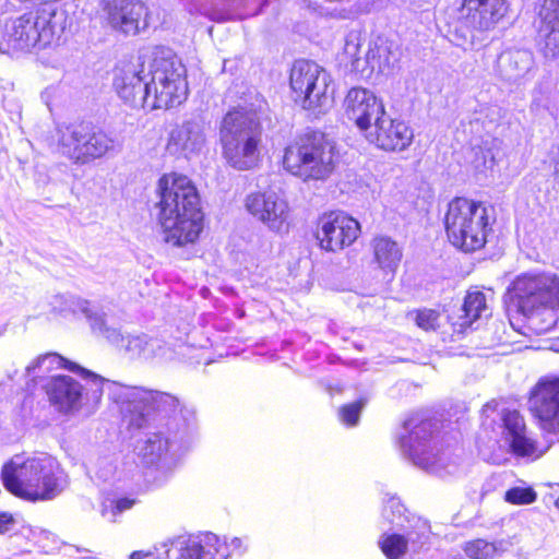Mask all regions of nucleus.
<instances>
[{
    "instance_id": "obj_18",
    "label": "nucleus",
    "mask_w": 559,
    "mask_h": 559,
    "mask_svg": "<svg viewBox=\"0 0 559 559\" xmlns=\"http://www.w3.org/2000/svg\"><path fill=\"white\" fill-rule=\"evenodd\" d=\"M360 233L357 219L343 211H331L319 216L316 238L318 245H353Z\"/></svg>"
},
{
    "instance_id": "obj_48",
    "label": "nucleus",
    "mask_w": 559,
    "mask_h": 559,
    "mask_svg": "<svg viewBox=\"0 0 559 559\" xmlns=\"http://www.w3.org/2000/svg\"><path fill=\"white\" fill-rule=\"evenodd\" d=\"M384 245H392V246H395V245H396V242H395V241H390V240H388Z\"/></svg>"
},
{
    "instance_id": "obj_1",
    "label": "nucleus",
    "mask_w": 559,
    "mask_h": 559,
    "mask_svg": "<svg viewBox=\"0 0 559 559\" xmlns=\"http://www.w3.org/2000/svg\"><path fill=\"white\" fill-rule=\"evenodd\" d=\"M112 86L133 108H170L188 96L187 69L169 48L140 53L136 62L114 70Z\"/></svg>"
},
{
    "instance_id": "obj_21",
    "label": "nucleus",
    "mask_w": 559,
    "mask_h": 559,
    "mask_svg": "<svg viewBox=\"0 0 559 559\" xmlns=\"http://www.w3.org/2000/svg\"><path fill=\"white\" fill-rule=\"evenodd\" d=\"M345 114L360 131L371 129L377 116L384 111V105L376 94L364 87H353L348 91L345 100Z\"/></svg>"
},
{
    "instance_id": "obj_29",
    "label": "nucleus",
    "mask_w": 559,
    "mask_h": 559,
    "mask_svg": "<svg viewBox=\"0 0 559 559\" xmlns=\"http://www.w3.org/2000/svg\"><path fill=\"white\" fill-rule=\"evenodd\" d=\"M419 533H416V537L414 536L415 533L413 531H408L406 535L392 533L388 534L384 533L378 544L382 550V552L385 555L388 559H400L402 558L408 549V543L415 544L416 540H420L421 538H427V525L426 523H419Z\"/></svg>"
},
{
    "instance_id": "obj_40",
    "label": "nucleus",
    "mask_w": 559,
    "mask_h": 559,
    "mask_svg": "<svg viewBox=\"0 0 559 559\" xmlns=\"http://www.w3.org/2000/svg\"><path fill=\"white\" fill-rule=\"evenodd\" d=\"M221 545H226L228 547L227 551L229 552V556L233 552H241L242 550V539L239 537L231 538L230 543H221Z\"/></svg>"
},
{
    "instance_id": "obj_42",
    "label": "nucleus",
    "mask_w": 559,
    "mask_h": 559,
    "mask_svg": "<svg viewBox=\"0 0 559 559\" xmlns=\"http://www.w3.org/2000/svg\"><path fill=\"white\" fill-rule=\"evenodd\" d=\"M491 545L495 546V556L498 554H503L508 550V544L504 540L492 542Z\"/></svg>"
},
{
    "instance_id": "obj_36",
    "label": "nucleus",
    "mask_w": 559,
    "mask_h": 559,
    "mask_svg": "<svg viewBox=\"0 0 559 559\" xmlns=\"http://www.w3.org/2000/svg\"><path fill=\"white\" fill-rule=\"evenodd\" d=\"M366 403L367 401L365 399H360L357 402L344 405L340 411L342 421L348 426L357 425L360 412L366 405Z\"/></svg>"
},
{
    "instance_id": "obj_8",
    "label": "nucleus",
    "mask_w": 559,
    "mask_h": 559,
    "mask_svg": "<svg viewBox=\"0 0 559 559\" xmlns=\"http://www.w3.org/2000/svg\"><path fill=\"white\" fill-rule=\"evenodd\" d=\"M58 151L76 166L114 156L121 143L114 132L91 120L63 123L57 128Z\"/></svg>"
},
{
    "instance_id": "obj_13",
    "label": "nucleus",
    "mask_w": 559,
    "mask_h": 559,
    "mask_svg": "<svg viewBox=\"0 0 559 559\" xmlns=\"http://www.w3.org/2000/svg\"><path fill=\"white\" fill-rule=\"evenodd\" d=\"M36 468L34 456L15 455L2 468V483L16 497L29 501L43 500L47 491L39 490L43 487L38 485V478L34 477Z\"/></svg>"
},
{
    "instance_id": "obj_41",
    "label": "nucleus",
    "mask_w": 559,
    "mask_h": 559,
    "mask_svg": "<svg viewBox=\"0 0 559 559\" xmlns=\"http://www.w3.org/2000/svg\"><path fill=\"white\" fill-rule=\"evenodd\" d=\"M158 551L157 547L154 550H136L130 555V559H144L154 556Z\"/></svg>"
},
{
    "instance_id": "obj_17",
    "label": "nucleus",
    "mask_w": 559,
    "mask_h": 559,
    "mask_svg": "<svg viewBox=\"0 0 559 559\" xmlns=\"http://www.w3.org/2000/svg\"><path fill=\"white\" fill-rule=\"evenodd\" d=\"M246 207L271 230L281 233L287 229L288 204L278 192L267 190L250 193L246 198Z\"/></svg>"
},
{
    "instance_id": "obj_47",
    "label": "nucleus",
    "mask_w": 559,
    "mask_h": 559,
    "mask_svg": "<svg viewBox=\"0 0 559 559\" xmlns=\"http://www.w3.org/2000/svg\"><path fill=\"white\" fill-rule=\"evenodd\" d=\"M555 507L559 509V497L555 500Z\"/></svg>"
},
{
    "instance_id": "obj_27",
    "label": "nucleus",
    "mask_w": 559,
    "mask_h": 559,
    "mask_svg": "<svg viewBox=\"0 0 559 559\" xmlns=\"http://www.w3.org/2000/svg\"><path fill=\"white\" fill-rule=\"evenodd\" d=\"M167 425V431L158 430L150 433L140 448L139 455L145 465H157L176 452L179 439L183 431H173Z\"/></svg>"
},
{
    "instance_id": "obj_16",
    "label": "nucleus",
    "mask_w": 559,
    "mask_h": 559,
    "mask_svg": "<svg viewBox=\"0 0 559 559\" xmlns=\"http://www.w3.org/2000/svg\"><path fill=\"white\" fill-rule=\"evenodd\" d=\"M530 409L548 432L559 431V378L538 381L531 393Z\"/></svg>"
},
{
    "instance_id": "obj_50",
    "label": "nucleus",
    "mask_w": 559,
    "mask_h": 559,
    "mask_svg": "<svg viewBox=\"0 0 559 559\" xmlns=\"http://www.w3.org/2000/svg\"><path fill=\"white\" fill-rule=\"evenodd\" d=\"M2 334V331H0V335Z\"/></svg>"
},
{
    "instance_id": "obj_15",
    "label": "nucleus",
    "mask_w": 559,
    "mask_h": 559,
    "mask_svg": "<svg viewBox=\"0 0 559 559\" xmlns=\"http://www.w3.org/2000/svg\"><path fill=\"white\" fill-rule=\"evenodd\" d=\"M367 132L366 136L371 143L388 152L404 151L414 139L412 128L404 120L392 118L385 110L377 116Z\"/></svg>"
},
{
    "instance_id": "obj_32",
    "label": "nucleus",
    "mask_w": 559,
    "mask_h": 559,
    "mask_svg": "<svg viewBox=\"0 0 559 559\" xmlns=\"http://www.w3.org/2000/svg\"><path fill=\"white\" fill-rule=\"evenodd\" d=\"M382 518L397 528L405 527V507L396 498H390L383 507Z\"/></svg>"
},
{
    "instance_id": "obj_10",
    "label": "nucleus",
    "mask_w": 559,
    "mask_h": 559,
    "mask_svg": "<svg viewBox=\"0 0 559 559\" xmlns=\"http://www.w3.org/2000/svg\"><path fill=\"white\" fill-rule=\"evenodd\" d=\"M447 236L451 245H487L492 241L487 209L479 202L456 197L448 204L444 217Z\"/></svg>"
},
{
    "instance_id": "obj_38",
    "label": "nucleus",
    "mask_w": 559,
    "mask_h": 559,
    "mask_svg": "<svg viewBox=\"0 0 559 559\" xmlns=\"http://www.w3.org/2000/svg\"><path fill=\"white\" fill-rule=\"evenodd\" d=\"M15 525V520L12 514L0 512V534H5L11 531Z\"/></svg>"
},
{
    "instance_id": "obj_9",
    "label": "nucleus",
    "mask_w": 559,
    "mask_h": 559,
    "mask_svg": "<svg viewBox=\"0 0 559 559\" xmlns=\"http://www.w3.org/2000/svg\"><path fill=\"white\" fill-rule=\"evenodd\" d=\"M402 430L399 437L401 450L415 465L441 477L456 472L457 463L451 460L450 452H440L436 448L435 421L413 416L404 421Z\"/></svg>"
},
{
    "instance_id": "obj_20",
    "label": "nucleus",
    "mask_w": 559,
    "mask_h": 559,
    "mask_svg": "<svg viewBox=\"0 0 559 559\" xmlns=\"http://www.w3.org/2000/svg\"><path fill=\"white\" fill-rule=\"evenodd\" d=\"M535 11L539 51L552 60L559 56V0H538Z\"/></svg>"
},
{
    "instance_id": "obj_6",
    "label": "nucleus",
    "mask_w": 559,
    "mask_h": 559,
    "mask_svg": "<svg viewBox=\"0 0 559 559\" xmlns=\"http://www.w3.org/2000/svg\"><path fill=\"white\" fill-rule=\"evenodd\" d=\"M53 307L61 312L82 313L95 333L106 337L131 359L150 360L166 355L167 348L159 340L146 335L123 337L117 328L107 325L106 313L90 300L72 295H58L55 297Z\"/></svg>"
},
{
    "instance_id": "obj_35",
    "label": "nucleus",
    "mask_w": 559,
    "mask_h": 559,
    "mask_svg": "<svg viewBox=\"0 0 559 559\" xmlns=\"http://www.w3.org/2000/svg\"><path fill=\"white\" fill-rule=\"evenodd\" d=\"M472 163L477 171L483 173L493 168L496 165V156L491 148L479 146L474 151Z\"/></svg>"
},
{
    "instance_id": "obj_11",
    "label": "nucleus",
    "mask_w": 559,
    "mask_h": 559,
    "mask_svg": "<svg viewBox=\"0 0 559 559\" xmlns=\"http://www.w3.org/2000/svg\"><path fill=\"white\" fill-rule=\"evenodd\" d=\"M289 82L295 102L305 109H319L320 114L329 100V73L316 62L300 59L293 64Z\"/></svg>"
},
{
    "instance_id": "obj_39",
    "label": "nucleus",
    "mask_w": 559,
    "mask_h": 559,
    "mask_svg": "<svg viewBox=\"0 0 559 559\" xmlns=\"http://www.w3.org/2000/svg\"><path fill=\"white\" fill-rule=\"evenodd\" d=\"M133 504H134V500H131L128 498H121V499L117 500L111 510L112 515L115 516L126 510L131 509Z\"/></svg>"
},
{
    "instance_id": "obj_37",
    "label": "nucleus",
    "mask_w": 559,
    "mask_h": 559,
    "mask_svg": "<svg viewBox=\"0 0 559 559\" xmlns=\"http://www.w3.org/2000/svg\"><path fill=\"white\" fill-rule=\"evenodd\" d=\"M439 312L432 309H424L416 312V324L425 330H436L438 326Z\"/></svg>"
},
{
    "instance_id": "obj_43",
    "label": "nucleus",
    "mask_w": 559,
    "mask_h": 559,
    "mask_svg": "<svg viewBox=\"0 0 559 559\" xmlns=\"http://www.w3.org/2000/svg\"><path fill=\"white\" fill-rule=\"evenodd\" d=\"M374 51L370 50L367 55L368 62H370V59L374 60ZM376 67H378L380 70L382 69V63L380 60L377 62V64L374 61H371V68L374 69Z\"/></svg>"
},
{
    "instance_id": "obj_46",
    "label": "nucleus",
    "mask_w": 559,
    "mask_h": 559,
    "mask_svg": "<svg viewBox=\"0 0 559 559\" xmlns=\"http://www.w3.org/2000/svg\"><path fill=\"white\" fill-rule=\"evenodd\" d=\"M163 547H165V548H166V549H165V555H166V556H168V554H169V548H167V547H168V544H167V543H164V544H163Z\"/></svg>"
},
{
    "instance_id": "obj_45",
    "label": "nucleus",
    "mask_w": 559,
    "mask_h": 559,
    "mask_svg": "<svg viewBox=\"0 0 559 559\" xmlns=\"http://www.w3.org/2000/svg\"><path fill=\"white\" fill-rule=\"evenodd\" d=\"M464 249V252H473L475 250V247H461Z\"/></svg>"
},
{
    "instance_id": "obj_44",
    "label": "nucleus",
    "mask_w": 559,
    "mask_h": 559,
    "mask_svg": "<svg viewBox=\"0 0 559 559\" xmlns=\"http://www.w3.org/2000/svg\"><path fill=\"white\" fill-rule=\"evenodd\" d=\"M8 4H9L8 0H0V14L7 12L9 10Z\"/></svg>"
},
{
    "instance_id": "obj_19",
    "label": "nucleus",
    "mask_w": 559,
    "mask_h": 559,
    "mask_svg": "<svg viewBox=\"0 0 559 559\" xmlns=\"http://www.w3.org/2000/svg\"><path fill=\"white\" fill-rule=\"evenodd\" d=\"M501 421L503 440L515 456L536 460L545 453L546 450L530 436L524 418L518 411H503Z\"/></svg>"
},
{
    "instance_id": "obj_33",
    "label": "nucleus",
    "mask_w": 559,
    "mask_h": 559,
    "mask_svg": "<svg viewBox=\"0 0 559 559\" xmlns=\"http://www.w3.org/2000/svg\"><path fill=\"white\" fill-rule=\"evenodd\" d=\"M495 549L490 542L483 538L468 540L463 546V550L469 559H492Z\"/></svg>"
},
{
    "instance_id": "obj_12",
    "label": "nucleus",
    "mask_w": 559,
    "mask_h": 559,
    "mask_svg": "<svg viewBox=\"0 0 559 559\" xmlns=\"http://www.w3.org/2000/svg\"><path fill=\"white\" fill-rule=\"evenodd\" d=\"M518 311L531 318L545 306L559 305V281L545 275L519 276L509 290Z\"/></svg>"
},
{
    "instance_id": "obj_5",
    "label": "nucleus",
    "mask_w": 559,
    "mask_h": 559,
    "mask_svg": "<svg viewBox=\"0 0 559 559\" xmlns=\"http://www.w3.org/2000/svg\"><path fill=\"white\" fill-rule=\"evenodd\" d=\"M222 157L238 171L259 167L263 148V127L254 108L238 106L229 109L218 128Z\"/></svg>"
},
{
    "instance_id": "obj_34",
    "label": "nucleus",
    "mask_w": 559,
    "mask_h": 559,
    "mask_svg": "<svg viewBox=\"0 0 559 559\" xmlns=\"http://www.w3.org/2000/svg\"><path fill=\"white\" fill-rule=\"evenodd\" d=\"M504 499L512 504H530L536 501L537 493L531 487H512L506 492Z\"/></svg>"
},
{
    "instance_id": "obj_7",
    "label": "nucleus",
    "mask_w": 559,
    "mask_h": 559,
    "mask_svg": "<svg viewBox=\"0 0 559 559\" xmlns=\"http://www.w3.org/2000/svg\"><path fill=\"white\" fill-rule=\"evenodd\" d=\"M335 160L334 142L322 131L307 129L286 146L283 166L304 181L325 180L333 173Z\"/></svg>"
},
{
    "instance_id": "obj_2",
    "label": "nucleus",
    "mask_w": 559,
    "mask_h": 559,
    "mask_svg": "<svg viewBox=\"0 0 559 559\" xmlns=\"http://www.w3.org/2000/svg\"><path fill=\"white\" fill-rule=\"evenodd\" d=\"M47 361L62 364L70 371L91 379L93 401L98 403L102 395L106 393L118 407L122 421L129 430L143 429L157 420L176 421L178 414L182 413L178 399L171 394L104 379L58 354L39 357L34 364L27 366L26 370L31 373Z\"/></svg>"
},
{
    "instance_id": "obj_30",
    "label": "nucleus",
    "mask_w": 559,
    "mask_h": 559,
    "mask_svg": "<svg viewBox=\"0 0 559 559\" xmlns=\"http://www.w3.org/2000/svg\"><path fill=\"white\" fill-rule=\"evenodd\" d=\"M486 310L485 295L478 290L468 293L462 306V311L464 312L462 318L465 319L463 324L471 325L475 320L479 319Z\"/></svg>"
},
{
    "instance_id": "obj_28",
    "label": "nucleus",
    "mask_w": 559,
    "mask_h": 559,
    "mask_svg": "<svg viewBox=\"0 0 559 559\" xmlns=\"http://www.w3.org/2000/svg\"><path fill=\"white\" fill-rule=\"evenodd\" d=\"M34 465L37 471L34 474L38 478V485L46 490L43 500H51L59 496L68 486L67 476L60 469L58 462L46 453L34 455Z\"/></svg>"
},
{
    "instance_id": "obj_26",
    "label": "nucleus",
    "mask_w": 559,
    "mask_h": 559,
    "mask_svg": "<svg viewBox=\"0 0 559 559\" xmlns=\"http://www.w3.org/2000/svg\"><path fill=\"white\" fill-rule=\"evenodd\" d=\"M170 545L179 551L177 559H227L229 557L228 547L221 545L218 536L213 533L178 537L171 540Z\"/></svg>"
},
{
    "instance_id": "obj_22",
    "label": "nucleus",
    "mask_w": 559,
    "mask_h": 559,
    "mask_svg": "<svg viewBox=\"0 0 559 559\" xmlns=\"http://www.w3.org/2000/svg\"><path fill=\"white\" fill-rule=\"evenodd\" d=\"M506 0H462L460 19L474 31H489L506 15Z\"/></svg>"
},
{
    "instance_id": "obj_24",
    "label": "nucleus",
    "mask_w": 559,
    "mask_h": 559,
    "mask_svg": "<svg viewBox=\"0 0 559 559\" xmlns=\"http://www.w3.org/2000/svg\"><path fill=\"white\" fill-rule=\"evenodd\" d=\"M500 78L510 84H524L531 81L537 71L535 58L528 49H508L497 60Z\"/></svg>"
},
{
    "instance_id": "obj_25",
    "label": "nucleus",
    "mask_w": 559,
    "mask_h": 559,
    "mask_svg": "<svg viewBox=\"0 0 559 559\" xmlns=\"http://www.w3.org/2000/svg\"><path fill=\"white\" fill-rule=\"evenodd\" d=\"M44 389L51 405L60 413H75L82 406L84 388L70 376H53Z\"/></svg>"
},
{
    "instance_id": "obj_14",
    "label": "nucleus",
    "mask_w": 559,
    "mask_h": 559,
    "mask_svg": "<svg viewBox=\"0 0 559 559\" xmlns=\"http://www.w3.org/2000/svg\"><path fill=\"white\" fill-rule=\"evenodd\" d=\"M110 26L126 35H136L150 25V14L139 0H102Z\"/></svg>"
},
{
    "instance_id": "obj_31",
    "label": "nucleus",
    "mask_w": 559,
    "mask_h": 559,
    "mask_svg": "<svg viewBox=\"0 0 559 559\" xmlns=\"http://www.w3.org/2000/svg\"><path fill=\"white\" fill-rule=\"evenodd\" d=\"M374 258L382 270L394 272L402 259L399 247H376Z\"/></svg>"
},
{
    "instance_id": "obj_4",
    "label": "nucleus",
    "mask_w": 559,
    "mask_h": 559,
    "mask_svg": "<svg viewBox=\"0 0 559 559\" xmlns=\"http://www.w3.org/2000/svg\"><path fill=\"white\" fill-rule=\"evenodd\" d=\"M66 23V11L47 3L11 19L0 31V52L17 58L47 49L60 39Z\"/></svg>"
},
{
    "instance_id": "obj_3",
    "label": "nucleus",
    "mask_w": 559,
    "mask_h": 559,
    "mask_svg": "<svg viewBox=\"0 0 559 559\" xmlns=\"http://www.w3.org/2000/svg\"><path fill=\"white\" fill-rule=\"evenodd\" d=\"M158 222L165 241L171 245H193L203 229L200 194L183 175L165 174L157 181Z\"/></svg>"
},
{
    "instance_id": "obj_23",
    "label": "nucleus",
    "mask_w": 559,
    "mask_h": 559,
    "mask_svg": "<svg viewBox=\"0 0 559 559\" xmlns=\"http://www.w3.org/2000/svg\"><path fill=\"white\" fill-rule=\"evenodd\" d=\"M204 143V123L201 119L192 118L170 131L166 150L173 156L189 158L198 154Z\"/></svg>"
},
{
    "instance_id": "obj_49",
    "label": "nucleus",
    "mask_w": 559,
    "mask_h": 559,
    "mask_svg": "<svg viewBox=\"0 0 559 559\" xmlns=\"http://www.w3.org/2000/svg\"><path fill=\"white\" fill-rule=\"evenodd\" d=\"M377 52L379 53V59L381 58V49H377Z\"/></svg>"
}]
</instances>
